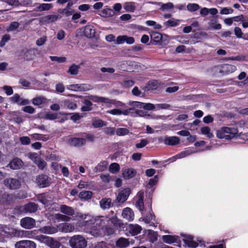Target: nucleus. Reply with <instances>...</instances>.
Segmentation results:
<instances>
[{
  "mask_svg": "<svg viewBox=\"0 0 248 248\" xmlns=\"http://www.w3.org/2000/svg\"><path fill=\"white\" fill-rule=\"evenodd\" d=\"M82 218L86 219L85 221V226H89L93 224L98 226L99 229L96 228L95 226L93 227L90 232L91 234L94 236H98L102 234V232L104 230V227L107 225H109L110 222L113 223V219H110L108 216H101L96 217H91L88 215H81L79 216Z\"/></svg>",
  "mask_w": 248,
  "mask_h": 248,
  "instance_id": "f257e3e1",
  "label": "nucleus"
},
{
  "mask_svg": "<svg viewBox=\"0 0 248 248\" xmlns=\"http://www.w3.org/2000/svg\"><path fill=\"white\" fill-rule=\"evenodd\" d=\"M237 133V130L235 128L228 127H223L217 131V136L219 139L231 140L235 137Z\"/></svg>",
  "mask_w": 248,
  "mask_h": 248,
  "instance_id": "f03ea898",
  "label": "nucleus"
},
{
  "mask_svg": "<svg viewBox=\"0 0 248 248\" xmlns=\"http://www.w3.org/2000/svg\"><path fill=\"white\" fill-rule=\"evenodd\" d=\"M69 244L72 248H85L87 246L85 239L81 235L73 236L69 240Z\"/></svg>",
  "mask_w": 248,
  "mask_h": 248,
  "instance_id": "7ed1b4c3",
  "label": "nucleus"
},
{
  "mask_svg": "<svg viewBox=\"0 0 248 248\" xmlns=\"http://www.w3.org/2000/svg\"><path fill=\"white\" fill-rule=\"evenodd\" d=\"M36 238L40 242L46 244L51 248H59L61 246L60 243L59 241L55 240L53 238L46 235H38Z\"/></svg>",
  "mask_w": 248,
  "mask_h": 248,
  "instance_id": "20e7f679",
  "label": "nucleus"
},
{
  "mask_svg": "<svg viewBox=\"0 0 248 248\" xmlns=\"http://www.w3.org/2000/svg\"><path fill=\"white\" fill-rule=\"evenodd\" d=\"M152 41L157 45H166L168 43V36L158 32H153L150 34Z\"/></svg>",
  "mask_w": 248,
  "mask_h": 248,
  "instance_id": "39448f33",
  "label": "nucleus"
},
{
  "mask_svg": "<svg viewBox=\"0 0 248 248\" xmlns=\"http://www.w3.org/2000/svg\"><path fill=\"white\" fill-rule=\"evenodd\" d=\"M28 157L31 159L38 167L41 170H43L46 166V162L42 159L37 153H31L28 154Z\"/></svg>",
  "mask_w": 248,
  "mask_h": 248,
  "instance_id": "423d86ee",
  "label": "nucleus"
},
{
  "mask_svg": "<svg viewBox=\"0 0 248 248\" xmlns=\"http://www.w3.org/2000/svg\"><path fill=\"white\" fill-rule=\"evenodd\" d=\"M3 184L7 188L15 189L20 187V182L13 178H7L3 181Z\"/></svg>",
  "mask_w": 248,
  "mask_h": 248,
  "instance_id": "0eeeda50",
  "label": "nucleus"
},
{
  "mask_svg": "<svg viewBox=\"0 0 248 248\" xmlns=\"http://www.w3.org/2000/svg\"><path fill=\"white\" fill-rule=\"evenodd\" d=\"M67 89L75 92L87 91L93 89L91 85L86 84H72L67 87Z\"/></svg>",
  "mask_w": 248,
  "mask_h": 248,
  "instance_id": "6e6552de",
  "label": "nucleus"
},
{
  "mask_svg": "<svg viewBox=\"0 0 248 248\" xmlns=\"http://www.w3.org/2000/svg\"><path fill=\"white\" fill-rule=\"evenodd\" d=\"M69 145L75 147H81L86 143V140L83 137L82 138L71 137L66 141Z\"/></svg>",
  "mask_w": 248,
  "mask_h": 248,
  "instance_id": "1a4fd4ad",
  "label": "nucleus"
},
{
  "mask_svg": "<svg viewBox=\"0 0 248 248\" xmlns=\"http://www.w3.org/2000/svg\"><path fill=\"white\" fill-rule=\"evenodd\" d=\"M36 184L40 187H45L48 186L50 183V179L47 175H39L36 179Z\"/></svg>",
  "mask_w": 248,
  "mask_h": 248,
  "instance_id": "9d476101",
  "label": "nucleus"
},
{
  "mask_svg": "<svg viewBox=\"0 0 248 248\" xmlns=\"http://www.w3.org/2000/svg\"><path fill=\"white\" fill-rule=\"evenodd\" d=\"M236 69V67L235 65L224 64L220 66L219 73L223 75H229L235 72Z\"/></svg>",
  "mask_w": 248,
  "mask_h": 248,
  "instance_id": "9b49d317",
  "label": "nucleus"
},
{
  "mask_svg": "<svg viewBox=\"0 0 248 248\" xmlns=\"http://www.w3.org/2000/svg\"><path fill=\"white\" fill-rule=\"evenodd\" d=\"M128 105L130 108L124 109L128 111V115L130 114H134L138 115L139 114L140 108V102L138 101H129Z\"/></svg>",
  "mask_w": 248,
  "mask_h": 248,
  "instance_id": "f8f14e48",
  "label": "nucleus"
},
{
  "mask_svg": "<svg viewBox=\"0 0 248 248\" xmlns=\"http://www.w3.org/2000/svg\"><path fill=\"white\" fill-rule=\"evenodd\" d=\"M21 226L24 228L30 229L35 226V221L34 219L26 217L22 218L20 221Z\"/></svg>",
  "mask_w": 248,
  "mask_h": 248,
  "instance_id": "ddd939ff",
  "label": "nucleus"
},
{
  "mask_svg": "<svg viewBox=\"0 0 248 248\" xmlns=\"http://www.w3.org/2000/svg\"><path fill=\"white\" fill-rule=\"evenodd\" d=\"M16 248H36V244L30 240H22L15 244Z\"/></svg>",
  "mask_w": 248,
  "mask_h": 248,
  "instance_id": "4468645a",
  "label": "nucleus"
},
{
  "mask_svg": "<svg viewBox=\"0 0 248 248\" xmlns=\"http://www.w3.org/2000/svg\"><path fill=\"white\" fill-rule=\"evenodd\" d=\"M162 86L161 82L156 80H151L144 87L145 91H153L160 89Z\"/></svg>",
  "mask_w": 248,
  "mask_h": 248,
  "instance_id": "2eb2a0df",
  "label": "nucleus"
},
{
  "mask_svg": "<svg viewBox=\"0 0 248 248\" xmlns=\"http://www.w3.org/2000/svg\"><path fill=\"white\" fill-rule=\"evenodd\" d=\"M124 42L128 44H132L134 43V39L132 37H129L126 35L119 36L117 37L115 44L120 45Z\"/></svg>",
  "mask_w": 248,
  "mask_h": 248,
  "instance_id": "dca6fc26",
  "label": "nucleus"
},
{
  "mask_svg": "<svg viewBox=\"0 0 248 248\" xmlns=\"http://www.w3.org/2000/svg\"><path fill=\"white\" fill-rule=\"evenodd\" d=\"M147 202L148 203V215L146 216L143 212L141 213L142 220L146 223H149L153 218V215L151 210V199H148Z\"/></svg>",
  "mask_w": 248,
  "mask_h": 248,
  "instance_id": "f3484780",
  "label": "nucleus"
},
{
  "mask_svg": "<svg viewBox=\"0 0 248 248\" xmlns=\"http://www.w3.org/2000/svg\"><path fill=\"white\" fill-rule=\"evenodd\" d=\"M10 99L12 103H17L21 106L26 105L29 103V100L20 97L17 93L15 94L10 98Z\"/></svg>",
  "mask_w": 248,
  "mask_h": 248,
  "instance_id": "a211bd4d",
  "label": "nucleus"
},
{
  "mask_svg": "<svg viewBox=\"0 0 248 248\" xmlns=\"http://www.w3.org/2000/svg\"><path fill=\"white\" fill-rule=\"evenodd\" d=\"M57 226L59 231L66 233L72 232L75 229L74 227L69 223H62Z\"/></svg>",
  "mask_w": 248,
  "mask_h": 248,
  "instance_id": "6ab92c4d",
  "label": "nucleus"
},
{
  "mask_svg": "<svg viewBox=\"0 0 248 248\" xmlns=\"http://www.w3.org/2000/svg\"><path fill=\"white\" fill-rule=\"evenodd\" d=\"M129 189L125 188L121 191L118 194L117 198V200L120 202H124L127 199L129 195Z\"/></svg>",
  "mask_w": 248,
  "mask_h": 248,
  "instance_id": "aec40b11",
  "label": "nucleus"
},
{
  "mask_svg": "<svg viewBox=\"0 0 248 248\" xmlns=\"http://www.w3.org/2000/svg\"><path fill=\"white\" fill-rule=\"evenodd\" d=\"M180 138L176 136L167 137L164 139V142L166 145H176L180 143Z\"/></svg>",
  "mask_w": 248,
  "mask_h": 248,
  "instance_id": "412c9836",
  "label": "nucleus"
},
{
  "mask_svg": "<svg viewBox=\"0 0 248 248\" xmlns=\"http://www.w3.org/2000/svg\"><path fill=\"white\" fill-rule=\"evenodd\" d=\"M162 238L164 242L171 244L174 243H178L179 237L177 235H165L162 236Z\"/></svg>",
  "mask_w": 248,
  "mask_h": 248,
  "instance_id": "4be33fe9",
  "label": "nucleus"
},
{
  "mask_svg": "<svg viewBox=\"0 0 248 248\" xmlns=\"http://www.w3.org/2000/svg\"><path fill=\"white\" fill-rule=\"evenodd\" d=\"M23 166V162L18 158L13 159L8 164L7 167H9L13 170L19 169Z\"/></svg>",
  "mask_w": 248,
  "mask_h": 248,
  "instance_id": "5701e85b",
  "label": "nucleus"
},
{
  "mask_svg": "<svg viewBox=\"0 0 248 248\" xmlns=\"http://www.w3.org/2000/svg\"><path fill=\"white\" fill-rule=\"evenodd\" d=\"M122 216L124 218L128 221H132L134 219V214L132 209L126 207L123 210Z\"/></svg>",
  "mask_w": 248,
  "mask_h": 248,
  "instance_id": "b1692460",
  "label": "nucleus"
},
{
  "mask_svg": "<svg viewBox=\"0 0 248 248\" xmlns=\"http://www.w3.org/2000/svg\"><path fill=\"white\" fill-rule=\"evenodd\" d=\"M83 33L85 36L91 38L95 36V31L93 26L87 25L85 27Z\"/></svg>",
  "mask_w": 248,
  "mask_h": 248,
  "instance_id": "393cba45",
  "label": "nucleus"
},
{
  "mask_svg": "<svg viewBox=\"0 0 248 248\" xmlns=\"http://www.w3.org/2000/svg\"><path fill=\"white\" fill-rule=\"evenodd\" d=\"M184 237H185V239H184L185 243L188 247L195 248L198 246V243L193 240V238L192 236L185 235Z\"/></svg>",
  "mask_w": 248,
  "mask_h": 248,
  "instance_id": "a878e982",
  "label": "nucleus"
},
{
  "mask_svg": "<svg viewBox=\"0 0 248 248\" xmlns=\"http://www.w3.org/2000/svg\"><path fill=\"white\" fill-rule=\"evenodd\" d=\"M89 99L90 100H92L94 102H104L106 104H111V103H113V102H114L113 100H110L108 98L98 97L97 96H92V95L90 96H89Z\"/></svg>",
  "mask_w": 248,
  "mask_h": 248,
  "instance_id": "bb28decb",
  "label": "nucleus"
},
{
  "mask_svg": "<svg viewBox=\"0 0 248 248\" xmlns=\"http://www.w3.org/2000/svg\"><path fill=\"white\" fill-rule=\"evenodd\" d=\"M60 211L68 217L72 216L75 213L74 210L72 207L66 205H62L60 206Z\"/></svg>",
  "mask_w": 248,
  "mask_h": 248,
  "instance_id": "cd10ccee",
  "label": "nucleus"
},
{
  "mask_svg": "<svg viewBox=\"0 0 248 248\" xmlns=\"http://www.w3.org/2000/svg\"><path fill=\"white\" fill-rule=\"evenodd\" d=\"M196 151L193 150L190 148H186L185 150L182 151L181 153L177 155V157L180 159L186 157L193 154L196 153Z\"/></svg>",
  "mask_w": 248,
  "mask_h": 248,
  "instance_id": "c85d7f7f",
  "label": "nucleus"
},
{
  "mask_svg": "<svg viewBox=\"0 0 248 248\" xmlns=\"http://www.w3.org/2000/svg\"><path fill=\"white\" fill-rule=\"evenodd\" d=\"M181 20L171 18L164 23L165 26L167 27H174L180 25Z\"/></svg>",
  "mask_w": 248,
  "mask_h": 248,
  "instance_id": "c756f323",
  "label": "nucleus"
},
{
  "mask_svg": "<svg viewBox=\"0 0 248 248\" xmlns=\"http://www.w3.org/2000/svg\"><path fill=\"white\" fill-rule=\"evenodd\" d=\"M158 181V176L157 175H155L154 178L150 179L148 183L146 185V189L149 190L151 189V190L149 191V193H152L154 190V188H152V187L156 185Z\"/></svg>",
  "mask_w": 248,
  "mask_h": 248,
  "instance_id": "7c9ffc66",
  "label": "nucleus"
},
{
  "mask_svg": "<svg viewBox=\"0 0 248 248\" xmlns=\"http://www.w3.org/2000/svg\"><path fill=\"white\" fill-rule=\"evenodd\" d=\"M41 231L42 232L46 234H53L58 231V227L45 226L41 228Z\"/></svg>",
  "mask_w": 248,
  "mask_h": 248,
  "instance_id": "2f4dec72",
  "label": "nucleus"
},
{
  "mask_svg": "<svg viewBox=\"0 0 248 248\" xmlns=\"http://www.w3.org/2000/svg\"><path fill=\"white\" fill-rule=\"evenodd\" d=\"M136 173V171L134 169H127L123 172V176L125 179H129L134 177Z\"/></svg>",
  "mask_w": 248,
  "mask_h": 248,
  "instance_id": "473e14b6",
  "label": "nucleus"
},
{
  "mask_svg": "<svg viewBox=\"0 0 248 248\" xmlns=\"http://www.w3.org/2000/svg\"><path fill=\"white\" fill-rule=\"evenodd\" d=\"M37 205L34 203H29L25 205L24 208L26 212L32 213L37 209Z\"/></svg>",
  "mask_w": 248,
  "mask_h": 248,
  "instance_id": "72a5a7b5",
  "label": "nucleus"
},
{
  "mask_svg": "<svg viewBox=\"0 0 248 248\" xmlns=\"http://www.w3.org/2000/svg\"><path fill=\"white\" fill-rule=\"evenodd\" d=\"M128 230L131 235L133 236L138 234L140 232V227L138 225L130 224L128 225Z\"/></svg>",
  "mask_w": 248,
  "mask_h": 248,
  "instance_id": "f704fd0d",
  "label": "nucleus"
},
{
  "mask_svg": "<svg viewBox=\"0 0 248 248\" xmlns=\"http://www.w3.org/2000/svg\"><path fill=\"white\" fill-rule=\"evenodd\" d=\"M129 245V242L127 239L124 238H119L116 242V245L117 247L120 248H125L128 246Z\"/></svg>",
  "mask_w": 248,
  "mask_h": 248,
  "instance_id": "c9c22d12",
  "label": "nucleus"
},
{
  "mask_svg": "<svg viewBox=\"0 0 248 248\" xmlns=\"http://www.w3.org/2000/svg\"><path fill=\"white\" fill-rule=\"evenodd\" d=\"M124 8L126 12H133L136 8L135 4L132 2H127L124 3Z\"/></svg>",
  "mask_w": 248,
  "mask_h": 248,
  "instance_id": "e433bc0d",
  "label": "nucleus"
},
{
  "mask_svg": "<svg viewBox=\"0 0 248 248\" xmlns=\"http://www.w3.org/2000/svg\"><path fill=\"white\" fill-rule=\"evenodd\" d=\"M79 68V65H76L75 64H73L69 67L67 71V72L70 74L71 75H77L78 74Z\"/></svg>",
  "mask_w": 248,
  "mask_h": 248,
  "instance_id": "4c0bfd02",
  "label": "nucleus"
},
{
  "mask_svg": "<svg viewBox=\"0 0 248 248\" xmlns=\"http://www.w3.org/2000/svg\"><path fill=\"white\" fill-rule=\"evenodd\" d=\"M108 165V162L107 161H101L95 167V171L96 172L103 171L107 169Z\"/></svg>",
  "mask_w": 248,
  "mask_h": 248,
  "instance_id": "58836bf2",
  "label": "nucleus"
},
{
  "mask_svg": "<svg viewBox=\"0 0 248 248\" xmlns=\"http://www.w3.org/2000/svg\"><path fill=\"white\" fill-rule=\"evenodd\" d=\"M111 203V200L110 199L105 198L102 199L100 202V205L102 208L107 209L110 207Z\"/></svg>",
  "mask_w": 248,
  "mask_h": 248,
  "instance_id": "ea45409f",
  "label": "nucleus"
},
{
  "mask_svg": "<svg viewBox=\"0 0 248 248\" xmlns=\"http://www.w3.org/2000/svg\"><path fill=\"white\" fill-rule=\"evenodd\" d=\"M100 15L104 17H108L114 16V13L113 10L110 8H105L101 11Z\"/></svg>",
  "mask_w": 248,
  "mask_h": 248,
  "instance_id": "a19ab883",
  "label": "nucleus"
},
{
  "mask_svg": "<svg viewBox=\"0 0 248 248\" xmlns=\"http://www.w3.org/2000/svg\"><path fill=\"white\" fill-rule=\"evenodd\" d=\"M201 134L207 136L208 138H212L214 135L212 132H211L210 128L208 126L202 127L201 129Z\"/></svg>",
  "mask_w": 248,
  "mask_h": 248,
  "instance_id": "79ce46f5",
  "label": "nucleus"
},
{
  "mask_svg": "<svg viewBox=\"0 0 248 248\" xmlns=\"http://www.w3.org/2000/svg\"><path fill=\"white\" fill-rule=\"evenodd\" d=\"M108 113H110L114 115H120L123 114L124 115H128V111L125 110L124 109L122 110L119 109H113L107 111Z\"/></svg>",
  "mask_w": 248,
  "mask_h": 248,
  "instance_id": "37998d69",
  "label": "nucleus"
},
{
  "mask_svg": "<svg viewBox=\"0 0 248 248\" xmlns=\"http://www.w3.org/2000/svg\"><path fill=\"white\" fill-rule=\"evenodd\" d=\"M46 99L43 96H39L34 98L32 100V103L36 106H39L43 103L46 102Z\"/></svg>",
  "mask_w": 248,
  "mask_h": 248,
  "instance_id": "c03bdc74",
  "label": "nucleus"
},
{
  "mask_svg": "<svg viewBox=\"0 0 248 248\" xmlns=\"http://www.w3.org/2000/svg\"><path fill=\"white\" fill-rule=\"evenodd\" d=\"M54 218L58 221H68L70 220V217L65 215L61 214H56L54 215Z\"/></svg>",
  "mask_w": 248,
  "mask_h": 248,
  "instance_id": "a18cd8bd",
  "label": "nucleus"
},
{
  "mask_svg": "<svg viewBox=\"0 0 248 248\" xmlns=\"http://www.w3.org/2000/svg\"><path fill=\"white\" fill-rule=\"evenodd\" d=\"M92 192L90 191H81L79 194V197L85 200H89L91 198L92 196Z\"/></svg>",
  "mask_w": 248,
  "mask_h": 248,
  "instance_id": "49530a36",
  "label": "nucleus"
},
{
  "mask_svg": "<svg viewBox=\"0 0 248 248\" xmlns=\"http://www.w3.org/2000/svg\"><path fill=\"white\" fill-rule=\"evenodd\" d=\"M84 105L82 107L81 110L82 111H89L92 109V103L90 100L86 99L84 101Z\"/></svg>",
  "mask_w": 248,
  "mask_h": 248,
  "instance_id": "de8ad7c7",
  "label": "nucleus"
},
{
  "mask_svg": "<svg viewBox=\"0 0 248 248\" xmlns=\"http://www.w3.org/2000/svg\"><path fill=\"white\" fill-rule=\"evenodd\" d=\"M53 5L51 3H42L40 4L37 7L38 10L42 11H47L52 8Z\"/></svg>",
  "mask_w": 248,
  "mask_h": 248,
  "instance_id": "09e8293b",
  "label": "nucleus"
},
{
  "mask_svg": "<svg viewBox=\"0 0 248 248\" xmlns=\"http://www.w3.org/2000/svg\"><path fill=\"white\" fill-rule=\"evenodd\" d=\"M31 136L34 140L46 141L48 139V137L46 136L37 133L33 134L31 135Z\"/></svg>",
  "mask_w": 248,
  "mask_h": 248,
  "instance_id": "8fccbe9b",
  "label": "nucleus"
},
{
  "mask_svg": "<svg viewBox=\"0 0 248 248\" xmlns=\"http://www.w3.org/2000/svg\"><path fill=\"white\" fill-rule=\"evenodd\" d=\"M146 24L149 26L153 27L155 29L159 30L162 28V26L153 20H147L146 21Z\"/></svg>",
  "mask_w": 248,
  "mask_h": 248,
  "instance_id": "3c124183",
  "label": "nucleus"
},
{
  "mask_svg": "<svg viewBox=\"0 0 248 248\" xmlns=\"http://www.w3.org/2000/svg\"><path fill=\"white\" fill-rule=\"evenodd\" d=\"M119 165L116 163H113L110 164L109 168V171L112 173H115L120 170Z\"/></svg>",
  "mask_w": 248,
  "mask_h": 248,
  "instance_id": "603ef678",
  "label": "nucleus"
},
{
  "mask_svg": "<svg viewBox=\"0 0 248 248\" xmlns=\"http://www.w3.org/2000/svg\"><path fill=\"white\" fill-rule=\"evenodd\" d=\"M187 9L191 12H195L200 8V6L197 3H188L187 5Z\"/></svg>",
  "mask_w": 248,
  "mask_h": 248,
  "instance_id": "864d4df0",
  "label": "nucleus"
},
{
  "mask_svg": "<svg viewBox=\"0 0 248 248\" xmlns=\"http://www.w3.org/2000/svg\"><path fill=\"white\" fill-rule=\"evenodd\" d=\"M140 108H143L146 110H153L156 109V105L155 106L151 103H144L140 102Z\"/></svg>",
  "mask_w": 248,
  "mask_h": 248,
  "instance_id": "5fc2aeb1",
  "label": "nucleus"
},
{
  "mask_svg": "<svg viewBox=\"0 0 248 248\" xmlns=\"http://www.w3.org/2000/svg\"><path fill=\"white\" fill-rule=\"evenodd\" d=\"M145 234L148 235L152 241H155L157 239V235L153 231L147 230L145 232Z\"/></svg>",
  "mask_w": 248,
  "mask_h": 248,
  "instance_id": "6e6d98bb",
  "label": "nucleus"
},
{
  "mask_svg": "<svg viewBox=\"0 0 248 248\" xmlns=\"http://www.w3.org/2000/svg\"><path fill=\"white\" fill-rule=\"evenodd\" d=\"M47 197V195L46 196L45 195L41 194L38 196V199L39 201L44 205L47 206L48 202L50 201V200L48 199Z\"/></svg>",
  "mask_w": 248,
  "mask_h": 248,
  "instance_id": "4d7b16f0",
  "label": "nucleus"
},
{
  "mask_svg": "<svg viewBox=\"0 0 248 248\" xmlns=\"http://www.w3.org/2000/svg\"><path fill=\"white\" fill-rule=\"evenodd\" d=\"M34 55H35V50L33 49H30L28 51H27V52H26V53H25V58L27 60H31L33 59V57L34 56Z\"/></svg>",
  "mask_w": 248,
  "mask_h": 248,
  "instance_id": "13d9d810",
  "label": "nucleus"
},
{
  "mask_svg": "<svg viewBox=\"0 0 248 248\" xmlns=\"http://www.w3.org/2000/svg\"><path fill=\"white\" fill-rule=\"evenodd\" d=\"M63 103L68 108L74 110L77 108V105L75 102L65 100Z\"/></svg>",
  "mask_w": 248,
  "mask_h": 248,
  "instance_id": "bf43d9fd",
  "label": "nucleus"
},
{
  "mask_svg": "<svg viewBox=\"0 0 248 248\" xmlns=\"http://www.w3.org/2000/svg\"><path fill=\"white\" fill-rule=\"evenodd\" d=\"M3 232L4 234H10L14 233L13 231H11L10 228L6 226H3L0 225V233Z\"/></svg>",
  "mask_w": 248,
  "mask_h": 248,
  "instance_id": "052dcab7",
  "label": "nucleus"
},
{
  "mask_svg": "<svg viewBox=\"0 0 248 248\" xmlns=\"http://www.w3.org/2000/svg\"><path fill=\"white\" fill-rule=\"evenodd\" d=\"M129 133L128 129L125 128H119L116 131V133L118 136H124Z\"/></svg>",
  "mask_w": 248,
  "mask_h": 248,
  "instance_id": "680f3d73",
  "label": "nucleus"
},
{
  "mask_svg": "<svg viewBox=\"0 0 248 248\" xmlns=\"http://www.w3.org/2000/svg\"><path fill=\"white\" fill-rule=\"evenodd\" d=\"M50 59L52 61H56L59 63L64 62L66 60L64 57L50 56Z\"/></svg>",
  "mask_w": 248,
  "mask_h": 248,
  "instance_id": "e2e57ef3",
  "label": "nucleus"
},
{
  "mask_svg": "<svg viewBox=\"0 0 248 248\" xmlns=\"http://www.w3.org/2000/svg\"><path fill=\"white\" fill-rule=\"evenodd\" d=\"M170 108V105L167 103L156 104V109L157 110L169 109Z\"/></svg>",
  "mask_w": 248,
  "mask_h": 248,
  "instance_id": "0e129e2a",
  "label": "nucleus"
},
{
  "mask_svg": "<svg viewBox=\"0 0 248 248\" xmlns=\"http://www.w3.org/2000/svg\"><path fill=\"white\" fill-rule=\"evenodd\" d=\"M209 26L211 28L215 30H219L221 28V25L217 23L216 20H212L209 23Z\"/></svg>",
  "mask_w": 248,
  "mask_h": 248,
  "instance_id": "69168bd1",
  "label": "nucleus"
},
{
  "mask_svg": "<svg viewBox=\"0 0 248 248\" xmlns=\"http://www.w3.org/2000/svg\"><path fill=\"white\" fill-rule=\"evenodd\" d=\"M159 4L161 5L160 9L162 10H169L170 9H172L173 8V5L171 2H168V3H165V4L159 3Z\"/></svg>",
  "mask_w": 248,
  "mask_h": 248,
  "instance_id": "338daca9",
  "label": "nucleus"
},
{
  "mask_svg": "<svg viewBox=\"0 0 248 248\" xmlns=\"http://www.w3.org/2000/svg\"><path fill=\"white\" fill-rule=\"evenodd\" d=\"M45 118L47 120H53L57 118V114L47 112L45 114Z\"/></svg>",
  "mask_w": 248,
  "mask_h": 248,
  "instance_id": "774afa93",
  "label": "nucleus"
}]
</instances>
